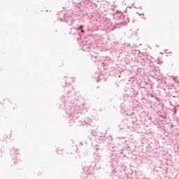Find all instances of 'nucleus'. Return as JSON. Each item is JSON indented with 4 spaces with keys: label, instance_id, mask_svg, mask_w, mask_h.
<instances>
[{
    "label": "nucleus",
    "instance_id": "f257e3e1",
    "mask_svg": "<svg viewBox=\"0 0 179 179\" xmlns=\"http://www.w3.org/2000/svg\"><path fill=\"white\" fill-rule=\"evenodd\" d=\"M80 29H83V25H80Z\"/></svg>",
    "mask_w": 179,
    "mask_h": 179
},
{
    "label": "nucleus",
    "instance_id": "f03ea898",
    "mask_svg": "<svg viewBox=\"0 0 179 179\" xmlns=\"http://www.w3.org/2000/svg\"><path fill=\"white\" fill-rule=\"evenodd\" d=\"M84 32H85V31H84V30H82V31H81V33H84Z\"/></svg>",
    "mask_w": 179,
    "mask_h": 179
}]
</instances>
